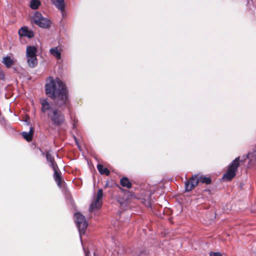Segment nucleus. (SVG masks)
Returning <instances> with one entry per match:
<instances>
[{
  "label": "nucleus",
  "instance_id": "obj_25",
  "mask_svg": "<svg viewBox=\"0 0 256 256\" xmlns=\"http://www.w3.org/2000/svg\"><path fill=\"white\" fill-rule=\"evenodd\" d=\"M5 80V73L4 70L0 68V81L4 80Z\"/></svg>",
  "mask_w": 256,
  "mask_h": 256
},
{
  "label": "nucleus",
  "instance_id": "obj_19",
  "mask_svg": "<svg viewBox=\"0 0 256 256\" xmlns=\"http://www.w3.org/2000/svg\"><path fill=\"white\" fill-rule=\"evenodd\" d=\"M54 178L58 186H62V178L58 170L54 172Z\"/></svg>",
  "mask_w": 256,
  "mask_h": 256
},
{
  "label": "nucleus",
  "instance_id": "obj_24",
  "mask_svg": "<svg viewBox=\"0 0 256 256\" xmlns=\"http://www.w3.org/2000/svg\"><path fill=\"white\" fill-rule=\"evenodd\" d=\"M50 166L52 168L54 172L58 170V165L54 160L50 162Z\"/></svg>",
  "mask_w": 256,
  "mask_h": 256
},
{
  "label": "nucleus",
  "instance_id": "obj_12",
  "mask_svg": "<svg viewBox=\"0 0 256 256\" xmlns=\"http://www.w3.org/2000/svg\"><path fill=\"white\" fill-rule=\"evenodd\" d=\"M197 180H198V182H201L203 184H210L212 182V180L210 177H206L203 175L196 174Z\"/></svg>",
  "mask_w": 256,
  "mask_h": 256
},
{
  "label": "nucleus",
  "instance_id": "obj_10",
  "mask_svg": "<svg viewBox=\"0 0 256 256\" xmlns=\"http://www.w3.org/2000/svg\"><path fill=\"white\" fill-rule=\"evenodd\" d=\"M38 50L34 46H28L26 47V57H33L36 56V53Z\"/></svg>",
  "mask_w": 256,
  "mask_h": 256
},
{
  "label": "nucleus",
  "instance_id": "obj_14",
  "mask_svg": "<svg viewBox=\"0 0 256 256\" xmlns=\"http://www.w3.org/2000/svg\"><path fill=\"white\" fill-rule=\"evenodd\" d=\"M102 204V200H98L96 199V200L92 203L90 204V211L92 212L94 210H97L99 209Z\"/></svg>",
  "mask_w": 256,
  "mask_h": 256
},
{
  "label": "nucleus",
  "instance_id": "obj_20",
  "mask_svg": "<svg viewBox=\"0 0 256 256\" xmlns=\"http://www.w3.org/2000/svg\"><path fill=\"white\" fill-rule=\"evenodd\" d=\"M40 4V2L38 0H31L30 2V8L32 10H36Z\"/></svg>",
  "mask_w": 256,
  "mask_h": 256
},
{
  "label": "nucleus",
  "instance_id": "obj_26",
  "mask_svg": "<svg viewBox=\"0 0 256 256\" xmlns=\"http://www.w3.org/2000/svg\"><path fill=\"white\" fill-rule=\"evenodd\" d=\"M210 256H222L220 252H211L210 254Z\"/></svg>",
  "mask_w": 256,
  "mask_h": 256
},
{
  "label": "nucleus",
  "instance_id": "obj_16",
  "mask_svg": "<svg viewBox=\"0 0 256 256\" xmlns=\"http://www.w3.org/2000/svg\"><path fill=\"white\" fill-rule=\"evenodd\" d=\"M2 62L7 68H10L14 64V60L9 56L4 57Z\"/></svg>",
  "mask_w": 256,
  "mask_h": 256
},
{
  "label": "nucleus",
  "instance_id": "obj_3",
  "mask_svg": "<svg viewBox=\"0 0 256 256\" xmlns=\"http://www.w3.org/2000/svg\"><path fill=\"white\" fill-rule=\"evenodd\" d=\"M240 166V157L236 158L228 166L227 172L224 174L223 178L228 181L231 180L236 176V172Z\"/></svg>",
  "mask_w": 256,
  "mask_h": 256
},
{
  "label": "nucleus",
  "instance_id": "obj_2",
  "mask_svg": "<svg viewBox=\"0 0 256 256\" xmlns=\"http://www.w3.org/2000/svg\"><path fill=\"white\" fill-rule=\"evenodd\" d=\"M48 116L52 122L56 126H61L65 120L64 114L56 108H52V110L48 112Z\"/></svg>",
  "mask_w": 256,
  "mask_h": 256
},
{
  "label": "nucleus",
  "instance_id": "obj_27",
  "mask_svg": "<svg viewBox=\"0 0 256 256\" xmlns=\"http://www.w3.org/2000/svg\"><path fill=\"white\" fill-rule=\"evenodd\" d=\"M86 256H90V252H86Z\"/></svg>",
  "mask_w": 256,
  "mask_h": 256
},
{
  "label": "nucleus",
  "instance_id": "obj_23",
  "mask_svg": "<svg viewBox=\"0 0 256 256\" xmlns=\"http://www.w3.org/2000/svg\"><path fill=\"white\" fill-rule=\"evenodd\" d=\"M103 196V190L102 189H100L97 193L96 200H102V198Z\"/></svg>",
  "mask_w": 256,
  "mask_h": 256
},
{
  "label": "nucleus",
  "instance_id": "obj_11",
  "mask_svg": "<svg viewBox=\"0 0 256 256\" xmlns=\"http://www.w3.org/2000/svg\"><path fill=\"white\" fill-rule=\"evenodd\" d=\"M33 132L34 128L31 127L30 129L29 132H24L22 133V135L28 142H30L32 139Z\"/></svg>",
  "mask_w": 256,
  "mask_h": 256
},
{
  "label": "nucleus",
  "instance_id": "obj_6",
  "mask_svg": "<svg viewBox=\"0 0 256 256\" xmlns=\"http://www.w3.org/2000/svg\"><path fill=\"white\" fill-rule=\"evenodd\" d=\"M198 184L196 175L192 176L189 180L185 182V189L186 192L191 191Z\"/></svg>",
  "mask_w": 256,
  "mask_h": 256
},
{
  "label": "nucleus",
  "instance_id": "obj_9",
  "mask_svg": "<svg viewBox=\"0 0 256 256\" xmlns=\"http://www.w3.org/2000/svg\"><path fill=\"white\" fill-rule=\"evenodd\" d=\"M51 1L52 3L56 6V7L61 11L62 16H63L64 11L65 8L64 0H51Z\"/></svg>",
  "mask_w": 256,
  "mask_h": 256
},
{
  "label": "nucleus",
  "instance_id": "obj_1",
  "mask_svg": "<svg viewBox=\"0 0 256 256\" xmlns=\"http://www.w3.org/2000/svg\"><path fill=\"white\" fill-rule=\"evenodd\" d=\"M46 94L54 100L56 106L63 108L70 104L68 92L65 84L58 78L49 76L45 86Z\"/></svg>",
  "mask_w": 256,
  "mask_h": 256
},
{
  "label": "nucleus",
  "instance_id": "obj_4",
  "mask_svg": "<svg viewBox=\"0 0 256 256\" xmlns=\"http://www.w3.org/2000/svg\"><path fill=\"white\" fill-rule=\"evenodd\" d=\"M74 218L76 226L78 228L80 236L81 237L82 234H84L88 226L86 218L82 214L80 213L75 214Z\"/></svg>",
  "mask_w": 256,
  "mask_h": 256
},
{
  "label": "nucleus",
  "instance_id": "obj_17",
  "mask_svg": "<svg viewBox=\"0 0 256 256\" xmlns=\"http://www.w3.org/2000/svg\"><path fill=\"white\" fill-rule=\"evenodd\" d=\"M97 168L101 174L108 176L110 174V170L106 168H104L102 164H98Z\"/></svg>",
  "mask_w": 256,
  "mask_h": 256
},
{
  "label": "nucleus",
  "instance_id": "obj_8",
  "mask_svg": "<svg viewBox=\"0 0 256 256\" xmlns=\"http://www.w3.org/2000/svg\"><path fill=\"white\" fill-rule=\"evenodd\" d=\"M40 103L42 105L41 110L43 113L50 112L52 110L50 104L47 98H40Z\"/></svg>",
  "mask_w": 256,
  "mask_h": 256
},
{
  "label": "nucleus",
  "instance_id": "obj_22",
  "mask_svg": "<svg viewBox=\"0 0 256 256\" xmlns=\"http://www.w3.org/2000/svg\"><path fill=\"white\" fill-rule=\"evenodd\" d=\"M46 158L47 161L50 163L54 160V158L52 156L49 152H48L46 154Z\"/></svg>",
  "mask_w": 256,
  "mask_h": 256
},
{
  "label": "nucleus",
  "instance_id": "obj_7",
  "mask_svg": "<svg viewBox=\"0 0 256 256\" xmlns=\"http://www.w3.org/2000/svg\"><path fill=\"white\" fill-rule=\"evenodd\" d=\"M18 34L20 36H26L28 38H32L34 36L32 30H30L27 27H22L18 30Z\"/></svg>",
  "mask_w": 256,
  "mask_h": 256
},
{
  "label": "nucleus",
  "instance_id": "obj_15",
  "mask_svg": "<svg viewBox=\"0 0 256 256\" xmlns=\"http://www.w3.org/2000/svg\"><path fill=\"white\" fill-rule=\"evenodd\" d=\"M50 52L56 59L60 60L61 58L60 48L58 46L51 48Z\"/></svg>",
  "mask_w": 256,
  "mask_h": 256
},
{
  "label": "nucleus",
  "instance_id": "obj_13",
  "mask_svg": "<svg viewBox=\"0 0 256 256\" xmlns=\"http://www.w3.org/2000/svg\"><path fill=\"white\" fill-rule=\"evenodd\" d=\"M26 58L27 62L30 67L34 68L37 66L38 61L36 56L26 57Z\"/></svg>",
  "mask_w": 256,
  "mask_h": 256
},
{
  "label": "nucleus",
  "instance_id": "obj_18",
  "mask_svg": "<svg viewBox=\"0 0 256 256\" xmlns=\"http://www.w3.org/2000/svg\"><path fill=\"white\" fill-rule=\"evenodd\" d=\"M120 184L124 187H126L128 188H132V183L130 182L129 180L126 178L124 177L120 179Z\"/></svg>",
  "mask_w": 256,
  "mask_h": 256
},
{
  "label": "nucleus",
  "instance_id": "obj_5",
  "mask_svg": "<svg viewBox=\"0 0 256 256\" xmlns=\"http://www.w3.org/2000/svg\"><path fill=\"white\" fill-rule=\"evenodd\" d=\"M32 19L34 22L40 27L46 28L50 26V20L43 17L40 12H36L34 14Z\"/></svg>",
  "mask_w": 256,
  "mask_h": 256
},
{
  "label": "nucleus",
  "instance_id": "obj_21",
  "mask_svg": "<svg viewBox=\"0 0 256 256\" xmlns=\"http://www.w3.org/2000/svg\"><path fill=\"white\" fill-rule=\"evenodd\" d=\"M246 157L250 159V161H256V150L252 153L248 154Z\"/></svg>",
  "mask_w": 256,
  "mask_h": 256
}]
</instances>
